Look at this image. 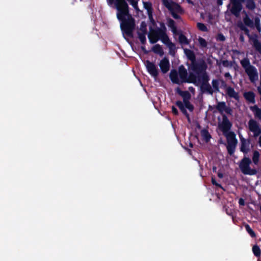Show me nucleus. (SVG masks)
<instances>
[{
    "instance_id": "obj_1",
    "label": "nucleus",
    "mask_w": 261,
    "mask_h": 261,
    "mask_svg": "<svg viewBox=\"0 0 261 261\" xmlns=\"http://www.w3.org/2000/svg\"><path fill=\"white\" fill-rule=\"evenodd\" d=\"M226 105L224 101L218 102L216 108L217 110L222 114V121L218 124V127L221 130L223 134L225 136L227 140V145L226 146L228 153L230 155L234 154L236 148L238 144V140L236 138L235 133L232 131H230L232 124L229 121L227 116L223 114L224 110Z\"/></svg>"
},
{
    "instance_id": "obj_2",
    "label": "nucleus",
    "mask_w": 261,
    "mask_h": 261,
    "mask_svg": "<svg viewBox=\"0 0 261 261\" xmlns=\"http://www.w3.org/2000/svg\"><path fill=\"white\" fill-rule=\"evenodd\" d=\"M115 8L117 10V17L121 22V30L128 37H133L135 27V19L129 13L128 4L124 0H116Z\"/></svg>"
},
{
    "instance_id": "obj_3",
    "label": "nucleus",
    "mask_w": 261,
    "mask_h": 261,
    "mask_svg": "<svg viewBox=\"0 0 261 261\" xmlns=\"http://www.w3.org/2000/svg\"><path fill=\"white\" fill-rule=\"evenodd\" d=\"M148 37L149 42L151 44L156 43L159 39L166 45L171 42L166 32H164V30L159 28L156 29H151Z\"/></svg>"
},
{
    "instance_id": "obj_4",
    "label": "nucleus",
    "mask_w": 261,
    "mask_h": 261,
    "mask_svg": "<svg viewBox=\"0 0 261 261\" xmlns=\"http://www.w3.org/2000/svg\"><path fill=\"white\" fill-rule=\"evenodd\" d=\"M240 63L251 82H254L258 79V75L257 69L254 66L251 65L248 58L242 59L241 60Z\"/></svg>"
},
{
    "instance_id": "obj_5",
    "label": "nucleus",
    "mask_w": 261,
    "mask_h": 261,
    "mask_svg": "<svg viewBox=\"0 0 261 261\" xmlns=\"http://www.w3.org/2000/svg\"><path fill=\"white\" fill-rule=\"evenodd\" d=\"M237 25L248 37L249 42L252 44L255 49L261 54V43L257 39V35L256 34H254V36L251 35L249 29L241 21L237 22Z\"/></svg>"
},
{
    "instance_id": "obj_6",
    "label": "nucleus",
    "mask_w": 261,
    "mask_h": 261,
    "mask_svg": "<svg viewBox=\"0 0 261 261\" xmlns=\"http://www.w3.org/2000/svg\"><path fill=\"white\" fill-rule=\"evenodd\" d=\"M162 2L164 6L170 11L174 19L180 18V16L177 13L182 14L184 13V10L178 4L172 0H162Z\"/></svg>"
},
{
    "instance_id": "obj_7",
    "label": "nucleus",
    "mask_w": 261,
    "mask_h": 261,
    "mask_svg": "<svg viewBox=\"0 0 261 261\" xmlns=\"http://www.w3.org/2000/svg\"><path fill=\"white\" fill-rule=\"evenodd\" d=\"M251 163V160L244 156L240 162L239 164V168L241 172L245 175H253L257 173V171L255 169H251L250 165Z\"/></svg>"
},
{
    "instance_id": "obj_8",
    "label": "nucleus",
    "mask_w": 261,
    "mask_h": 261,
    "mask_svg": "<svg viewBox=\"0 0 261 261\" xmlns=\"http://www.w3.org/2000/svg\"><path fill=\"white\" fill-rule=\"evenodd\" d=\"M207 68V65L205 61L202 59H200L197 61L196 60L191 63V69L195 74L199 75L201 73L205 71Z\"/></svg>"
},
{
    "instance_id": "obj_9",
    "label": "nucleus",
    "mask_w": 261,
    "mask_h": 261,
    "mask_svg": "<svg viewBox=\"0 0 261 261\" xmlns=\"http://www.w3.org/2000/svg\"><path fill=\"white\" fill-rule=\"evenodd\" d=\"M145 65L148 72L153 77H156L159 75L158 69L153 62L146 60Z\"/></svg>"
},
{
    "instance_id": "obj_10",
    "label": "nucleus",
    "mask_w": 261,
    "mask_h": 261,
    "mask_svg": "<svg viewBox=\"0 0 261 261\" xmlns=\"http://www.w3.org/2000/svg\"><path fill=\"white\" fill-rule=\"evenodd\" d=\"M249 130L254 133V137H257L261 134V128L258 123L253 119H250L248 122Z\"/></svg>"
},
{
    "instance_id": "obj_11",
    "label": "nucleus",
    "mask_w": 261,
    "mask_h": 261,
    "mask_svg": "<svg viewBox=\"0 0 261 261\" xmlns=\"http://www.w3.org/2000/svg\"><path fill=\"white\" fill-rule=\"evenodd\" d=\"M232 5L231 8L230 10V12L236 17H238L240 16V12L243 9L242 4L237 2L231 3Z\"/></svg>"
},
{
    "instance_id": "obj_12",
    "label": "nucleus",
    "mask_w": 261,
    "mask_h": 261,
    "mask_svg": "<svg viewBox=\"0 0 261 261\" xmlns=\"http://www.w3.org/2000/svg\"><path fill=\"white\" fill-rule=\"evenodd\" d=\"M241 141L240 151L247 154L249 151L250 141H247L242 135H239Z\"/></svg>"
},
{
    "instance_id": "obj_13",
    "label": "nucleus",
    "mask_w": 261,
    "mask_h": 261,
    "mask_svg": "<svg viewBox=\"0 0 261 261\" xmlns=\"http://www.w3.org/2000/svg\"><path fill=\"white\" fill-rule=\"evenodd\" d=\"M159 66L163 73H167L170 68V63L168 59L166 57H164L161 60Z\"/></svg>"
},
{
    "instance_id": "obj_14",
    "label": "nucleus",
    "mask_w": 261,
    "mask_h": 261,
    "mask_svg": "<svg viewBox=\"0 0 261 261\" xmlns=\"http://www.w3.org/2000/svg\"><path fill=\"white\" fill-rule=\"evenodd\" d=\"M178 73L175 69L171 70L169 74V78L173 84L180 85L181 82L178 78Z\"/></svg>"
},
{
    "instance_id": "obj_15",
    "label": "nucleus",
    "mask_w": 261,
    "mask_h": 261,
    "mask_svg": "<svg viewBox=\"0 0 261 261\" xmlns=\"http://www.w3.org/2000/svg\"><path fill=\"white\" fill-rule=\"evenodd\" d=\"M176 92L178 94L183 98V102L188 101L191 97V94L188 91H182L181 89L177 87L175 89Z\"/></svg>"
},
{
    "instance_id": "obj_16",
    "label": "nucleus",
    "mask_w": 261,
    "mask_h": 261,
    "mask_svg": "<svg viewBox=\"0 0 261 261\" xmlns=\"http://www.w3.org/2000/svg\"><path fill=\"white\" fill-rule=\"evenodd\" d=\"M243 96L246 100L249 103L252 104L255 103V94L253 91L245 92L244 93Z\"/></svg>"
},
{
    "instance_id": "obj_17",
    "label": "nucleus",
    "mask_w": 261,
    "mask_h": 261,
    "mask_svg": "<svg viewBox=\"0 0 261 261\" xmlns=\"http://www.w3.org/2000/svg\"><path fill=\"white\" fill-rule=\"evenodd\" d=\"M226 93L229 97L233 98L236 100H239L240 99L238 92H237L234 89L230 86H228L226 88Z\"/></svg>"
},
{
    "instance_id": "obj_18",
    "label": "nucleus",
    "mask_w": 261,
    "mask_h": 261,
    "mask_svg": "<svg viewBox=\"0 0 261 261\" xmlns=\"http://www.w3.org/2000/svg\"><path fill=\"white\" fill-rule=\"evenodd\" d=\"M178 75L180 79V81L182 83H185V81L188 77V72L186 69L183 65H181L178 68Z\"/></svg>"
},
{
    "instance_id": "obj_19",
    "label": "nucleus",
    "mask_w": 261,
    "mask_h": 261,
    "mask_svg": "<svg viewBox=\"0 0 261 261\" xmlns=\"http://www.w3.org/2000/svg\"><path fill=\"white\" fill-rule=\"evenodd\" d=\"M200 88L202 93H207L211 95L214 93V90L209 83H207V84H201Z\"/></svg>"
},
{
    "instance_id": "obj_20",
    "label": "nucleus",
    "mask_w": 261,
    "mask_h": 261,
    "mask_svg": "<svg viewBox=\"0 0 261 261\" xmlns=\"http://www.w3.org/2000/svg\"><path fill=\"white\" fill-rule=\"evenodd\" d=\"M175 105L179 108L182 113L186 117L189 122H190V115L186 110V108L184 103L180 100H177L175 102Z\"/></svg>"
},
{
    "instance_id": "obj_21",
    "label": "nucleus",
    "mask_w": 261,
    "mask_h": 261,
    "mask_svg": "<svg viewBox=\"0 0 261 261\" xmlns=\"http://www.w3.org/2000/svg\"><path fill=\"white\" fill-rule=\"evenodd\" d=\"M210 80V77L208 74L205 71L201 73L200 75H198V81L199 82H201V84H207Z\"/></svg>"
},
{
    "instance_id": "obj_22",
    "label": "nucleus",
    "mask_w": 261,
    "mask_h": 261,
    "mask_svg": "<svg viewBox=\"0 0 261 261\" xmlns=\"http://www.w3.org/2000/svg\"><path fill=\"white\" fill-rule=\"evenodd\" d=\"M243 23L245 26L249 27L250 28H254L253 20L251 19L247 14H246L245 16L243 17Z\"/></svg>"
},
{
    "instance_id": "obj_23",
    "label": "nucleus",
    "mask_w": 261,
    "mask_h": 261,
    "mask_svg": "<svg viewBox=\"0 0 261 261\" xmlns=\"http://www.w3.org/2000/svg\"><path fill=\"white\" fill-rule=\"evenodd\" d=\"M250 109L254 113L255 118L261 120V109H259L257 105L251 106Z\"/></svg>"
},
{
    "instance_id": "obj_24",
    "label": "nucleus",
    "mask_w": 261,
    "mask_h": 261,
    "mask_svg": "<svg viewBox=\"0 0 261 261\" xmlns=\"http://www.w3.org/2000/svg\"><path fill=\"white\" fill-rule=\"evenodd\" d=\"M185 53L188 59L189 60L191 61V62H193L196 60V56L193 51L189 49H185Z\"/></svg>"
},
{
    "instance_id": "obj_25",
    "label": "nucleus",
    "mask_w": 261,
    "mask_h": 261,
    "mask_svg": "<svg viewBox=\"0 0 261 261\" xmlns=\"http://www.w3.org/2000/svg\"><path fill=\"white\" fill-rule=\"evenodd\" d=\"M185 81V83H193L196 85H197V84H196L197 76L194 73H190L189 76H188L186 80Z\"/></svg>"
},
{
    "instance_id": "obj_26",
    "label": "nucleus",
    "mask_w": 261,
    "mask_h": 261,
    "mask_svg": "<svg viewBox=\"0 0 261 261\" xmlns=\"http://www.w3.org/2000/svg\"><path fill=\"white\" fill-rule=\"evenodd\" d=\"M168 25L171 29V31L174 34H176L177 33V28L175 25V22L173 19L171 18L168 19Z\"/></svg>"
},
{
    "instance_id": "obj_27",
    "label": "nucleus",
    "mask_w": 261,
    "mask_h": 261,
    "mask_svg": "<svg viewBox=\"0 0 261 261\" xmlns=\"http://www.w3.org/2000/svg\"><path fill=\"white\" fill-rule=\"evenodd\" d=\"M212 89L214 90V93H217L220 91L219 90V81L218 80L214 79L212 82Z\"/></svg>"
},
{
    "instance_id": "obj_28",
    "label": "nucleus",
    "mask_w": 261,
    "mask_h": 261,
    "mask_svg": "<svg viewBox=\"0 0 261 261\" xmlns=\"http://www.w3.org/2000/svg\"><path fill=\"white\" fill-rule=\"evenodd\" d=\"M201 134L206 142H208L210 140L211 136L207 130L205 129H202L201 132Z\"/></svg>"
},
{
    "instance_id": "obj_29",
    "label": "nucleus",
    "mask_w": 261,
    "mask_h": 261,
    "mask_svg": "<svg viewBox=\"0 0 261 261\" xmlns=\"http://www.w3.org/2000/svg\"><path fill=\"white\" fill-rule=\"evenodd\" d=\"M152 50L154 53L159 54L160 56H163L164 54L163 49L159 44H155L152 47Z\"/></svg>"
},
{
    "instance_id": "obj_30",
    "label": "nucleus",
    "mask_w": 261,
    "mask_h": 261,
    "mask_svg": "<svg viewBox=\"0 0 261 261\" xmlns=\"http://www.w3.org/2000/svg\"><path fill=\"white\" fill-rule=\"evenodd\" d=\"M178 41L181 44L187 45L189 43V41L187 37L182 33H180L179 35Z\"/></svg>"
},
{
    "instance_id": "obj_31",
    "label": "nucleus",
    "mask_w": 261,
    "mask_h": 261,
    "mask_svg": "<svg viewBox=\"0 0 261 261\" xmlns=\"http://www.w3.org/2000/svg\"><path fill=\"white\" fill-rule=\"evenodd\" d=\"M252 252L254 255L257 257H259L261 255V250L257 245H254L252 247Z\"/></svg>"
},
{
    "instance_id": "obj_32",
    "label": "nucleus",
    "mask_w": 261,
    "mask_h": 261,
    "mask_svg": "<svg viewBox=\"0 0 261 261\" xmlns=\"http://www.w3.org/2000/svg\"><path fill=\"white\" fill-rule=\"evenodd\" d=\"M256 5L254 0H246V7L251 10L255 8Z\"/></svg>"
},
{
    "instance_id": "obj_33",
    "label": "nucleus",
    "mask_w": 261,
    "mask_h": 261,
    "mask_svg": "<svg viewBox=\"0 0 261 261\" xmlns=\"http://www.w3.org/2000/svg\"><path fill=\"white\" fill-rule=\"evenodd\" d=\"M138 37L139 39L140 40L141 43L143 45H145L146 42V35L147 33H140V32H138Z\"/></svg>"
},
{
    "instance_id": "obj_34",
    "label": "nucleus",
    "mask_w": 261,
    "mask_h": 261,
    "mask_svg": "<svg viewBox=\"0 0 261 261\" xmlns=\"http://www.w3.org/2000/svg\"><path fill=\"white\" fill-rule=\"evenodd\" d=\"M259 153L257 150H254L253 152L252 161L255 165H257L259 162Z\"/></svg>"
},
{
    "instance_id": "obj_35",
    "label": "nucleus",
    "mask_w": 261,
    "mask_h": 261,
    "mask_svg": "<svg viewBox=\"0 0 261 261\" xmlns=\"http://www.w3.org/2000/svg\"><path fill=\"white\" fill-rule=\"evenodd\" d=\"M169 49V54L174 56L175 53L176 46L175 44L173 42H170L166 45Z\"/></svg>"
},
{
    "instance_id": "obj_36",
    "label": "nucleus",
    "mask_w": 261,
    "mask_h": 261,
    "mask_svg": "<svg viewBox=\"0 0 261 261\" xmlns=\"http://www.w3.org/2000/svg\"><path fill=\"white\" fill-rule=\"evenodd\" d=\"M245 228L246 231L249 234L252 238L256 237V234L255 232L252 229L250 225L248 224L245 225Z\"/></svg>"
},
{
    "instance_id": "obj_37",
    "label": "nucleus",
    "mask_w": 261,
    "mask_h": 261,
    "mask_svg": "<svg viewBox=\"0 0 261 261\" xmlns=\"http://www.w3.org/2000/svg\"><path fill=\"white\" fill-rule=\"evenodd\" d=\"M197 27L200 31H201L203 32L207 31V28L206 26L203 23L198 22L197 23Z\"/></svg>"
},
{
    "instance_id": "obj_38",
    "label": "nucleus",
    "mask_w": 261,
    "mask_h": 261,
    "mask_svg": "<svg viewBox=\"0 0 261 261\" xmlns=\"http://www.w3.org/2000/svg\"><path fill=\"white\" fill-rule=\"evenodd\" d=\"M184 105L186 108V109H188L189 111L193 112L194 109V106L191 103L190 101H186L184 103Z\"/></svg>"
},
{
    "instance_id": "obj_39",
    "label": "nucleus",
    "mask_w": 261,
    "mask_h": 261,
    "mask_svg": "<svg viewBox=\"0 0 261 261\" xmlns=\"http://www.w3.org/2000/svg\"><path fill=\"white\" fill-rule=\"evenodd\" d=\"M198 42L200 46L201 47H206L207 46V43L205 39H204V38L199 37L198 38Z\"/></svg>"
},
{
    "instance_id": "obj_40",
    "label": "nucleus",
    "mask_w": 261,
    "mask_h": 261,
    "mask_svg": "<svg viewBox=\"0 0 261 261\" xmlns=\"http://www.w3.org/2000/svg\"><path fill=\"white\" fill-rule=\"evenodd\" d=\"M140 30L141 31L140 33H147L146 24L144 21L141 22Z\"/></svg>"
},
{
    "instance_id": "obj_41",
    "label": "nucleus",
    "mask_w": 261,
    "mask_h": 261,
    "mask_svg": "<svg viewBox=\"0 0 261 261\" xmlns=\"http://www.w3.org/2000/svg\"><path fill=\"white\" fill-rule=\"evenodd\" d=\"M130 5L134 7L136 11H139V9L138 6V1L136 0H130Z\"/></svg>"
},
{
    "instance_id": "obj_42",
    "label": "nucleus",
    "mask_w": 261,
    "mask_h": 261,
    "mask_svg": "<svg viewBox=\"0 0 261 261\" xmlns=\"http://www.w3.org/2000/svg\"><path fill=\"white\" fill-rule=\"evenodd\" d=\"M211 181H212V184H213V185H215V186H217V187H219V188H221V189H222L224 190V188H223V187L222 186V185H221V184H218V183L216 181V179H215V177H212V180H211Z\"/></svg>"
},
{
    "instance_id": "obj_43",
    "label": "nucleus",
    "mask_w": 261,
    "mask_h": 261,
    "mask_svg": "<svg viewBox=\"0 0 261 261\" xmlns=\"http://www.w3.org/2000/svg\"><path fill=\"white\" fill-rule=\"evenodd\" d=\"M144 8L147 10L152 8V4L150 2H143Z\"/></svg>"
},
{
    "instance_id": "obj_44",
    "label": "nucleus",
    "mask_w": 261,
    "mask_h": 261,
    "mask_svg": "<svg viewBox=\"0 0 261 261\" xmlns=\"http://www.w3.org/2000/svg\"><path fill=\"white\" fill-rule=\"evenodd\" d=\"M216 39L217 40L224 41L225 40V37L222 34L220 33L218 34Z\"/></svg>"
},
{
    "instance_id": "obj_45",
    "label": "nucleus",
    "mask_w": 261,
    "mask_h": 261,
    "mask_svg": "<svg viewBox=\"0 0 261 261\" xmlns=\"http://www.w3.org/2000/svg\"><path fill=\"white\" fill-rule=\"evenodd\" d=\"M254 25L257 28V29H258V28L260 27V20H259V18L256 17L255 18Z\"/></svg>"
},
{
    "instance_id": "obj_46",
    "label": "nucleus",
    "mask_w": 261,
    "mask_h": 261,
    "mask_svg": "<svg viewBox=\"0 0 261 261\" xmlns=\"http://www.w3.org/2000/svg\"><path fill=\"white\" fill-rule=\"evenodd\" d=\"M224 111L225 112V113L228 115H232V110L230 107H226L224 110Z\"/></svg>"
},
{
    "instance_id": "obj_47",
    "label": "nucleus",
    "mask_w": 261,
    "mask_h": 261,
    "mask_svg": "<svg viewBox=\"0 0 261 261\" xmlns=\"http://www.w3.org/2000/svg\"><path fill=\"white\" fill-rule=\"evenodd\" d=\"M171 109H172V112L173 114H174L175 116H177L178 115V111L177 109L174 106H173L172 107Z\"/></svg>"
},
{
    "instance_id": "obj_48",
    "label": "nucleus",
    "mask_w": 261,
    "mask_h": 261,
    "mask_svg": "<svg viewBox=\"0 0 261 261\" xmlns=\"http://www.w3.org/2000/svg\"><path fill=\"white\" fill-rule=\"evenodd\" d=\"M239 204L240 205L244 206L245 205V200L242 198H240L239 200Z\"/></svg>"
},
{
    "instance_id": "obj_49",
    "label": "nucleus",
    "mask_w": 261,
    "mask_h": 261,
    "mask_svg": "<svg viewBox=\"0 0 261 261\" xmlns=\"http://www.w3.org/2000/svg\"><path fill=\"white\" fill-rule=\"evenodd\" d=\"M160 25H161V28H159V29L164 30V32H166V28L165 27V24L163 22H162V23H161Z\"/></svg>"
},
{
    "instance_id": "obj_50",
    "label": "nucleus",
    "mask_w": 261,
    "mask_h": 261,
    "mask_svg": "<svg viewBox=\"0 0 261 261\" xmlns=\"http://www.w3.org/2000/svg\"><path fill=\"white\" fill-rule=\"evenodd\" d=\"M147 14H148V16L152 15V12H153L152 8L150 9L147 10Z\"/></svg>"
},
{
    "instance_id": "obj_51",
    "label": "nucleus",
    "mask_w": 261,
    "mask_h": 261,
    "mask_svg": "<svg viewBox=\"0 0 261 261\" xmlns=\"http://www.w3.org/2000/svg\"><path fill=\"white\" fill-rule=\"evenodd\" d=\"M239 40L241 42H244L245 41V38L243 34H241L239 37Z\"/></svg>"
},
{
    "instance_id": "obj_52",
    "label": "nucleus",
    "mask_w": 261,
    "mask_h": 261,
    "mask_svg": "<svg viewBox=\"0 0 261 261\" xmlns=\"http://www.w3.org/2000/svg\"><path fill=\"white\" fill-rule=\"evenodd\" d=\"M221 85L222 86L226 89L227 87H228L227 86V84H226V83L225 82V81H224L223 80H221Z\"/></svg>"
},
{
    "instance_id": "obj_53",
    "label": "nucleus",
    "mask_w": 261,
    "mask_h": 261,
    "mask_svg": "<svg viewBox=\"0 0 261 261\" xmlns=\"http://www.w3.org/2000/svg\"><path fill=\"white\" fill-rule=\"evenodd\" d=\"M148 18L151 23H152L153 24L155 23V21L153 18V15H151L148 16Z\"/></svg>"
},
{
    "instance_id": "obj_54",
    "label": "nucleus",
    "mask_w": 261,
    "mask_h": 261,
    "mask_svg": "<svg viewBox=\"0 0 261 261\" xmlns=\"http://www.w3.org/2000/svg\"><path fill=\"white\" fill-rule=\"evenodd\" d=\"M223 65L225 67H227L228 66V61L227 60H224L222 62Z\"/></svg>"
},
{
    "instance_id": "obj_55",
    "label": "nucleus",
    "mask_w": 261,
    "mask_h": 261,
    "mask_svg": "<svg viewBox=\"0 0 261 261\" xmlns=\"http://www.w3.org/2000/svg\"><path fill=\"white\" fill-rule=\"evenodd\" d=\"M224 76L225 77H228V78H229V79H231V75H230L229 72H226L224 74Z\"/></svg>"
},
{
    "instance_id": "obj_56",
    "label": "nucleus",
    "mask_w": 261,
    "mask_h": 261,
    "mask_svg": "<svg viewBox=\"0 0 261 261\" xmlns=\"http://www.w3.org/2000/svg\"><path fill=\"white\" fill-rule=\"evenodd\" d=\"M217 175L220 178H222L223 177V174L221 172H218Z\"/></svg>"
},
{
    "instance_id": "obj_57",
    "label": "nucleus",
    "mask_w": 261,
    "mask_h": 261,
    "mask_svg": "<svg viewBox=\"0 0 261 261\" xmlns=\"http://www.w3.org/2000/svg\"><path fill=\"white\" fill-rule=\"evenodd\" d=\"M223 0H217V3L218 6H221L223 4Z\"/></svg>"
},
{
    "instance_id": "obj_58",
    "label": "nucleus",
    "mask_w": 261,
    "mask_h": 261,
    "mask_svg": "<svg viewBox=\"0 0 261 261\" xmlns=\"http://www.w3.org/2000/svg\"><path fill=\"white\" fill-rule=\"evenodd\" d=\"M186 1L187 2V3L189 4H191L192 5H194V2L191 1V0H186Z\"/></svg>"
},
{
    "instance_id": "obj_59",
    "label": "nucleus",
    "mask_w": 261,
    "mask_h": 261,
    "mask_svg": "<svg viewBox=\"0 0 261 261\" xmlns=\"http://www.w3.org/2000/svg\"><path fill=\"white\" fill-rule=\"evenodd\" d=\"M246 0H237L236 2L240 3V4H242L243 3H244Z\"/></svg>"
},
{
    "instance_id": "obj_60",
    "label": "nucleus",
    "mask_w": 261,
    "mask_h": 261,
    "mask_svg": "<svg viewBox=\"0 0 261 261\" xmlns=\"http://www.w3.org/2000/svg\"><path fill=\"white\" fill-rule=\"evenodd\" d=\"M258 144L259 146L261 147V135L259 137Z\"/></svg>"
},
{
    "instance_id": "obj_61",
    "label": "nucleus",
    "mask_w": 261,
    "mask_h": 261,
    "mask_svg": "<svg viewBox=\"0 0 261 261\" xmlns=\"http://www.w3.org/2000/svg\"><path fill=\"white\" fill-rule=\"evenodd\" d=\"M141 49H142V50L143 51H144L145 53H146V52H147V51H146V48H145V47L144 46H141Z\"/></svg>"
},
{
    "instance_id": "obj_62",
    "label": "nucleus",
    "mask_w": 261,
    "mask_h": 261,
    "mask_svg": "<svg viewBox=\"0 0 261 261\" xmlns=\"http://www.w3.org/2000/svg\"><path fill=\"white\" fill-rule=\"evenodd\" d=\"M257 90H258V92L259 94L261 95V88L260 87H258L257 88Z\"/></svg>"
},
{
    "instance_id": "obj_63",
    "label": "nucleus",
    "mask_w": 261,
    "mask_h": 261,
    "mask_svg": "<svg viewBox=\"0 0 261 261\" xmlns=\"http://www.w3.org/2000/svg\"><path fill=\"white\" fill-rule=\"evenodd\" d=\"M108 2H109V4H113L114 3V0H108ZM116 1H115V3Z\"/></svg>"
},
{
    "instance_id": "obj_64",
    "label": "nucleus",
    "mask_w": 261,
    "mask_h": 261,
    "mask_svg": "<svg viewBox=\"0 0 261 261\" xmlns=\"http://www.w3.org/2000/svg\"><path fill=\"white\" fill-rule=\"evenodd\" d=\"M216 170H217V168H216V167H213V171L214 172H216Z\"/></svg>"
}]
</instances>
